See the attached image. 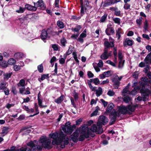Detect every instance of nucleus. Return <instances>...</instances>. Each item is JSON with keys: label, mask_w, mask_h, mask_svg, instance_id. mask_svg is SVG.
Returning <instances> with one entry per match:
<instances>
[{"label": "nucleus", "mask_w": 151, "mask_h": 151, "mask_svg": "<svg viewBox=\"0 0 151 151\" xmlns=\"http://www.w3.org/2000/svg\"><path fill=\"white\" fill-rule=\"evenodd\" d=\"M60 42L62 46H65V44L67 43L66 40L64 38H62Z\"/></svg>", "instance_id": "79ce46f5"}, {"label": "nucleus", "mask_w": 151, "mask_h": 151, "mask_svg": "<svg viewBox=\"0 0 151 151\" xmlns=\"http://www.w3.org/2000/svg\"><path fill=\"white\" fill-rule=\"evenodd\" d=\"M107 17V14H105L104 15L101 17L100 21L101 22H104L106 19Z\"/></svg>", "instance_id": "a19ab883"}, {"label": "nucleus", "mask_w": 151, "mask_h": 151, "mask_svg": "<svg viewBox=\"0 0 151 151\" xmlns=\"http://www.w3.org/2000/svg\"><path fill=\"white\" fill-rule=\"evenodd\" d=\"M133 77L135 78H137L138 76V72H134L133 74Z\"/></svg>", "instance_id": "338daca9"}, {"label": "nucleus", "mask_w": 151, "mask_h": 151, "mask_svg": "<svg viewBox=\"0 0 151 151\" xmlns=\"http://www.w3.org/2000/svg\"><path fill=\"white\" fill-rule=\"evenodd\" d=\"M8 128L7 127H5L3 128L1 134H3V136L6 135L8 132Z\"/></svg>", "instance_id": "2f4dec72"}, {"label": "nucleus", "mask_w": 151, "mask_h": 151, "mask_svg": "<svg viewBox=\"0 0 151 151\" xmlns=\"http://www.w3.org/2000/svg\"><path fill=\"white\" fill-rule=\"evenodd\" d=\"M96 108L95 110L91 114V116H96L98 114V111L100 110V109L98 106H96Z\"/></svg>", "instance_id": "c756f323"}, {"label": "nucleus", "mask_w": 151, "mask_h": 151, "mask_svg": "<svg viewBox=\"0 0 151 151\" xmlns=\"http://www.w3.org/2000/svg\"><path fill=\"white\" fill-rule=\"evenodd\" d=\"M52 31L51 29H48L46 31L43 30L41 35V37L45 42L46 39L49 38L52 35Z\"/></svg>", "instance_id": "39448f33"}, {"label": "nucleus", "mask_w": 151, "mask_h": 151, "mask_svg": "<svg viewBox=\"0 0 151 151\" xmlns=\"http://www.w3.org/2000/svg\"><path fill=\"white\" fill-rule=\"evenodd\" d=\"M106 62L107 63L115 67L116 66L115 63L110 60H108L106 61Z\"/></svg>", "instance_id": "8fccbe9b"}, {"label": "nucleus", "mask_w": 151, "mask_h": 151, "mask_svg": "<svg viewBox=\"0 0 151 151\" xmlns=\"http://www.w3.org/2000/svg\"><path fill=\"white\" fill-rule=\"evenodd\" d=\"M131 98L128 96L124 97L123 98V101L126 103H128L129 101H131Z\"/></svg>", "instance_id": "e433bc0d"}, {"label": "nucleus", "mask_w": 151, "mask_h": 151, "mask_svg": "<svg viewBox=\"0 0 151 151\" xmlns=\"http://www.w3.org/2000/svg\"><path fill=\"white\" fill-rule=\"evenodd\" d=\"M80 131L77 129L71 135V137L73 141L75 142H77L79 140V133Z\"/></svg>", "instance_id": "9b49d317"}, {"label": "nucleus", "mask_w": 151, "mask_h": 151, "mask_svg": "<svg viewBox=\"0 0 151 151\" xmlns=\"http://www.w3.org/2000/svg\"><path fill=\"white\" fill-rule=\"evenodd\" d=\"M64 96L62 95L60 97L55 100V102L58 104H61L63 100Z\"/></svg>", "instance_id": "412c9836"}, {"label": "nucleus", "mask_w": 151, "mask_h": 151, "mask_svg": "<svg viewBox=\"0 0 151 151\" xmlns=\"http://www.w3.org/2000/svg\"><path fill=\"white\" fill-rule=\"evenodd\" d=\"M65 59H64L63 58H61L59 60V62L60 64H64L65 62Z\"/></svg>", "instance_id": "774afa93"}, {"label": "nucleus", "mask_w": 151, "mask_h": 151, "mask_svg": "<svg viewBox=\"0 0 151 151\" xmlns=\"http://www.w3.org/2000/svg\"><path fill=\"white\" fill-rule=\"evenodd\" d=\"M57 24L58 26L61 29L63 28L64 27L63 23L60 21H58L57 22Z\"/></svg>", "instance_id": "473e14b6"}, {"label": "nucleus", "mask_w": 151, "mask_h": 151, "mask_svg": "<svg viewBox=\"0 0 151 151\" xmlns=\"http://www.w3.org/2000/svg\"><path fill=\"white\" fill-rule=\"evenodd\" d=\"M14 104H7L6 106V107L8 109H9L10 108H11V107H13L14 106Z\"/></svg>", "instance_id": "052dcab7"}, {"label": "nucleus", "mask_w": 151, "mask_h": 151, "mask_svg": "<svg viewBox=\"0 0 151 151\" xmlns=\"http://www.w3.org/2000/svg\"><path fill=\"white\" fill-rule=\"evenodd\" d=\"M96 95L97 96L99 97L101 95L103 92L102 89L101 87H99L97 90L96 89Z\"/></svg>", "instance_id": "b1692460"}, {"label": "nucleus", "mask_w": 151, "mask_h": 151, "mask_svg": "<svg viewBox=\"0 0 151 151\" xmlns=\"http://www.w3.org/2000/svg\"><path fill=\"white\" fill-rule=\"evenodd\" d=\"M105 32L107 35H109L111 34H114L115 33L114 29L112 27H108L106 29Z\"/></svg>", "instance_id": "ddd939ff"}, {"label": "nucleus", "mask_w": 151, "mask_h": 151, "mask_svg": "<svg viewBox=\"0 0 151 151\" xmlns=\"http://www.w3.org/2000/svg\"><path fill=\"white\" fill-rule=\"evenodd\" d=\"M12 92L14 94H16L17 93V91L15 87H13L12 89Z\"/></svg>", "instance_id": "bf43d9fd"}, {"label": "nucleus", "mask_w": 151, "mask_h": 151, "mask_svg": "<svg viewBox=\"0 0 151 151\" xmlns=\"http://www.w3.org/2000/svg\"><path fill=\"white\" fill-rule=\"evenodd\" d=\"M49 136L53 139L51 142V139L45 136L41 137L39 140V142L42 144V146L38 145V141L36 140L30 141L27 144L29 147L25 148L27 151H37L41 150L42 147L45 149H50L52 148L53 145H60L63 143V145H61L62 148L65 147V145L68 143L69 139L62 133L55 132L50 133Z\"/></svg>", "instance_id": "f257e3e1"}, {"label": "nucleus", "mask_w": 151, "mask_h": 151, "mask_svg": "<svg viewBox=\"0 0 151 151\" xmlns=\"http://www.w3.org/2000/svg\"><path fill=\"white\" fill-rule=\"evenodd\" d=\"M110 53H108V49L107 48H105L104 53L101 55L100 58L103 60H105L108 58L109 57L111 56Z\"/></svg>", "instance_id": "1a4fd4ad"}, {"label": "nucleus", "mask_w": 151, "mask_h": 151, "mask_svg": "<svg viewBox=\"0 0 151 151\" xmlns=\"http://www.w3.org/2000/svg\"><path fill=\"white\" fill-rule=\"evenodd\" d=\"M101 101L103 104L104 107H106V106H107L108 103L107 102L105 101L103 99H101Z\"/></svg>", "instance_id": "4d7b16f0"}, {"label": "nucleus", "mask_w": 151, "mask_h": 151, "mask_svg": "<svg viewBox=\"0 0 151 151\" xmlns=\"http://www.w3.org/2000/svg\"><path fill=\"white\" fill-rule=\"evenodd\" d=\"M12 75V73H6L4 75V80H8Z\"/></svg>", "instance_id": "7c9ffc66"}, {"label": "nucleus", "mask_w": 151, "mask_h": 151, "mask_svg": "<svg viewBox=\"0 0 151 151\" xmlns=\"http://www.w3.org/2000/svg\"><path fill=\"white\" fill-rule=\"evenodd\" d=\"M118 58L119 59L121 60H122V59L123 58L122 54V51L120 50H119L118 53Z\"/></svg>", "instance_id": "c03bdc74"}, {"label": "nucleus", "mask_w": 151, "mask_h": 151, "mask_svg": "<svg viewBox=\"0 0 151 151\" xmlns=\"http://www.w3.org/2000/svg\"><path fill=\"white\" fill-rule=\"evenodd\" d=\"M114 107V105L113 103L109 104L107 107L106 111L107 112H111L112 110L113 109Z\"/></svg>", "instance_id": "5701e85b"}, {"label": "nucleus", "mask_w": 151, "mask_h": 151, "mask_svg": "<svg viewBox=\"0 0 151 151\" xmlns=\"http://www.w3.org/2000/svg\"><path fill=\"white\" fill-rule=\"evenodd\" d=\"M19 87V92L21 94L23 93L25 90V81L24 79L21 80L17 84Z\"/></svg>", "instance_id": "6e6552de"}, {"label": "nucleus", "mask_w": 151, "mask_h": 151, "mask_svg": "<svg viewBox=\"0 0 151 151\" xmlns=\"http://www.w3.org/2000/svg\"><path fill=\"white\" fill-rule=\"evenodd\" d=\"M103 62L101 60H99V62L98 63L97 65L99 67H102L103 66Z\"/></svg>", "instance_id": "864d4df0"}, {"label": "nucleus", "mask_w": 151, "mask_h": 151, "mask_svg": "<svg viewBox=\"0 0 151 151\" xmlns=\"http://www.w3.org/2000/svg\"><path fill=\"white\" fill-rule=\"evenodd\" d=\"M137 106V105L132 106L128 105L127 106H121L119 107V111H114L111 112L110 115L111 120L110 122V125H112L115 122L116 119L120 115V112L123 114H131L135 109L136 107Z\"/></svg>", "instance_id": "f03ea898"}, {"label": "nucleus", "mask_w": 151, "mask_h": 151, "mask_svg": "<svg viewBox=\"0 0 151 151\" xmlns=\"http://www.w3.org/2000/svg\"><path fill=\"white\" fill-rule=\"evenodd\" d=\"M73 95V96L75 100L76 101V100L78 98V93H77L76 91L75 90L72 93Z\"/></svg>", "instance_id": "c9c22d12"}, {"label": "nucleus", "mask_w": 151, "mask_h": 151, "mask_svg": "<svg viewBox=\"0 0 151 151\" xmlns=\"http://www.w3.org/2000/svg\"><path fill=\"white\" fill-rule=\"evenodd\" d=\"M25 8L31 11H35L37 9V8L35 6H32L28 4L25 5Z\"/></svg>", "instance_id": "2eb2a0df"}, {"label": "nucleus", "mask_w": 151, "mask_h": 151, "mask_svg": "<svg viewBox=\"0 0 151 151\" xmlns=\"http://www.w3.org/2000/svg\"><path fill=\"white\" fill-rule=\"evenodd\" d=\"M144 27L145 29V30H147V29H148V24H147V20L145 21V22L144 23Z\"/></svg>", "instance_id": "e2e57ef3"}, {"label": "nucleus", "mask_w": 151, "mask_h": 151, "mask_svg": "<svg viewBox=\"0 0 151 151\" xmlns=\"http://www.w3.org/2000/svg\"><path fill=\"white\" fill-rule=\"evenodd\" d=\"M103 4V6L104 7L108 6H111L112 4H114V3L111 0H110L109 1H106L104 2Z\"/></svg>", "instance_id": "4be33fe9"}, {"label": "nucleus", "mask_w": 151, "mask_h": 151, "mask_svg": "<svg viewBox=\"0 0 151 151\" xmlns=\"http://www.w3.org/2000/svg\"><path fill=\"white\" fill-rule=\"evenodd\" d=\"M82 119H79L77 120L76 121V124L77 125H79L81 124L82 121Z\"/></svg>", "instance_id": "680f3d73"}, {"label": "nucleus", "mask_w": 151, "mask_h": 151, "mask_svg": "<svg viewBox=\"0 0 151 151\" xmlns=\"http://www.w3.org/2000/svg\"><path fill=\"white\" fill-rule=\"evenodd\" d=\"M90 81L94 83L95 85H97L99 83L100 81L98 78H95L93 79H91Z\"/></svg>", "instance_id": "c85d7f7f"}, {"label": "nucleus", "mask_w": 151, "mask_h": 151, "mask_svg": "<svg viewBox=\"0 0 151 151\" xmlns=\"http://www.w3.org/2000/svg\"><path fill=\"white\" fill-rule=\"evenodd\" d=\"M81 4V14L82 16L84 14V13L86 10V8L85 6L84 7L83 5V0H80Z\"/></svg>", "instance_id": "aec40b11"}, {"label": "nucleus", "mask_w": 151, "mask_h": 151, "mask_svg": "<svg viewBox=\"0 0 151 151\" xmlns=\"http://www.w3.org/2000/svg\"><path fill=\"white\" fill-rule=\"evenodd\" d=\"M24 56V55L22 53L17 52L14 55V58L17 59H20L22 58Z\"/></svg>", "instance_id": "6ab92c4d"}, {"label": "nucleus", "mask_w": 151, "mask_h": 151, "mask_svg": "<svg viewBox=\"0 0 151 151\" xmlns=\"http://www.w3.org/2000/svg\"><path fill=\"white\" fill-rule=\"evenodd\" d=\"M116 36L118 37V39H119L121 37V35L122 34V30L121 28H118L116 31Z\"/></svg>", "instance_id": "393cba45"}, {"label": "nucleus", "mask_w": 151, "mask_h": 151, "mask_svg": "<svg viewBox=\"0 0 151 151\" xmlns=\"http://www.w3.org/2000/svg\"><path fill=\"white\" fill-rule=\"evenodd\" d=\"M14 70L16 71H17L19 70L20 69V67L19 65H15L14 66Z\"/></svg>", "instance_id": "6e6d98bb"}, {"label": "nucleus", "mask_w": 151, "mask_h": 151, "mask_svg": "<svg viewBox=\"0 0 151 151\" xmlns=\"http://www.w3.org/2000/svg\"><path fill=\"white\" fill-rule=\"evenodd\" d=\"M108 122V119L105 116L102 115L99 117V122L97 124H94L92 127L93 132L97 134H101L103 132L102 124L104 125Z\"/></svg>", "instance_id": "7ed1b4c3"}, {"label": "nucleus", "mask_w": 151, "mask_h": 151, "mask_svg": "<svg viewBox=\"0 0 151 151\" xmlns=\"http://www.w3.org/2000/svg\"><path fill=\"white\" fill-rule=\"evenodd\" d=\"M48 74H46V75H43L41 76V80L42 81H43L46 78H48Z\"/></svg>", "instance_id": "603ef678"}, {"label": "nucleus", "mask_w": 151, "mask_h": 151, "mask_svg": "<svg viewBox=\"0 0 151 151\" xmlns=\"http://www.w3.org/2000/svg\"><path fill=\"white\" fill-rule=\"evenodd\" d=\"M25 8L21 6H19V9L16 10V12L18 13H22L24 12Z\"/></svg>", "instance_id": "bb28decb"}, {"label": "nucleus", "mask_w": 151, "mask_h": 151, "mask_svg": "<svg viewBox=\"0 0 151 151\" xmlns=\"http://www.w3.org/2000/svg\"><path fill=\"white\" fill-rule=\"evenodd\" d=\"M111 71L109 70L104 72L102 74L99 75V78L101 79H103L105 77L109 76L111 75Z\"/></svg>", "instance_id": "f8f14e48"}, {"label": "nucleus", "mask_w": 151, "mask_h": 151, "mask_svg": "<svg viewBox=\"0 0 151 151\" xmlns=\"http://www.w3.org/2000/svg\"><path fill=\"white\" fill-rule=\"evenodd\" d=\"M52 48L54 50H57L58 49V45L56 44H54L52 46Z\"/></svg>", "instance_id": "0e129e2a"}, {"label": "nucleus", "mask_w": 151, "mask_h": 151, "mask_svg": "<svg viewBox=\"0 0 151 151\" xmlns=\"http://www.w3.org/2000/svg\"><path fill=\"white\" fill-rule=\"evenodd\" d=\"M81 27L80 25H78L75 28H72V30L76 32H78L79 30L81 29Z\"/></svg>", "instance_id": "72a5a7b5"}, {"label": "nucleus", "mask_w": 151, "mask_h": 151, "mask_svg": "<svg viewBox=\"0 0 151 151\" xmlns=\"http://www.w3.org/2000/svg\"><path fill=\"white\" fill-rule=\"evenodd\" d=\"M43 5V3L42 0H39L36 4V5L38 7H41Z\"/></svg>", "instance_id": "4c0bfd02"}, {"label": "nucleus", "mask_w": 151, "mask_h": 151, "mask_svg": "<svg viewBox=\"0 0 151 151\" xmlns=\"http://www.w3.org/2000/svg\"><path fill=\"white\" fill-rule=\"evenodd\" d=\"M151 58L150 55L148 54L146 57L144 61L146 63H148L149 60Z\"/></svg>", "instance_id": "de8ad7c7"}, {"label": "nucleus", "mask_w": 151, "mask_h": 151, "mask_svg": "<svg viewBox=\"0 0 151 151\" xmlns=\"http://www.w3.org/2000/svg\"><path fill=\"white\" fill-rule=\"evenodd\" d=\"M137 93V91L134 90V89L131 92H129V94L132 95H135Z\"/></svg>", "instance_id": "13d9d810"}, {"label": "nucleus", "mask_w": 151, "mask_h": 151, "mask_svg": "<svg viewBox=\"0 0 151 151\" xmlns=\"http://www.w3.org/2000/svg\"><path fill=\"white\" fill-rule=\"evenodd\" d=\"M133 41L128 39H126L123 43L125 47L127 45L131 46L133 44Z\"/></svg>", "instance_id": "dca6fc26"}, {"label": "nucleus", "mask_w": 151, "mask_h": 151, "mask_svg": "<svg viewBox=\"0 0 151 151\" xmlns=\"http://www.w3.org/2000/svg\"><path fill=\"white\" fill-rule=\"evenodd\" d=\"M37 69L41 73L43 72V65L42 64L39 65L37 66Z\"/></svg>", "instance_id": "f704fd0d"}, {"label": "nucleus", "mask_w": 151, "mask_h": 151, "mask_svg": "<svg viewBox=\"0 0 151 151\" xmlns=\"http://www.w3.org/2000/svg\"><path fill=\"white\" fill-rule=\"evenodd\" d=\"M81 132V134L78 138L79 140L80 141H83L85 138H88L90 135L93 132L92 127L88 128V127L83 126L80 128Z\"/></svg>", "instance_id": "20e7f679"}, {"label": "nucleus", "mask_w": 151, "mask_h": 151, "mask_svg": "<svg viewBox=\"0 0 151 151\" xmlns=\"http://www.w3.org/2000/svg\"><path fill=\"white\" fill-rule=\"evenodd\" d=\"M130 86L129 84V83L128 85L124 88L122 92V95L123 96H125L127 94H129V91L128 90L129 87Z\"/></svg>", "instance_id": "4468645a"}, {"label": "nucleus", "mask_w": 151, "mask_h": 151, "mask_svg": "<svg viewBox=\"0 0 151 151\" xmlns=\"http://www.w3.org/2000/svg\"><path fill=\"white\" fill-rule=\"evenodd\" d=\"M7 83L4 81H2L0 82V90H4L6 88Z\"/></svg>", "instance_id": "a211bd4d"}, {"label": "nucleus", "mask_w": 151, "mask_h": 151, "mask_svg": "<svg viewBox=\"0 0 151 151\" xmlns=\"http://www.w3.org/2000/svg\"><path fill=\"white\" fill-rule=\"evenodd\" d=\"M113 20L115 23L118 24H120V19L118 18H113Z\"/></svg>", "instance_id": "58836bf2"}, {"label": "nucleus", "mask_w": 151, "mask_h": 151, "mask_svg": "<svg viewBox=\"0 0 151 151\" xmlns=\"http://www.w3.org/2000/svg\"><path fill=\"white\" fill-rule=\"evenodd\" d=\"M4 90V93L5 95H9V91L8 88L6 87Z\"/></svg>", "instance_id": "5fc2aeb1"}, {"label": "nucleus", "mask_w": 151, "mask_h": 151, "mask_svg": "<svg viewBox=\"0 0 151 151\" xmlns=\"http://www.w3.org/2000/svg\"><path fill=\"white\" fill-rule=\"evenodd\" d=\"M70 123L69 122H67L65 125L62 127V129L63 132L66 133L70 134L73 131V128L70 127Z\"/></svg>", "instance_id": "423d86ee"}, {"label": "nucleus", "mask_w": 151, "mask_h": 151, "mask_svg": "<svg viewBox=\"0 0 151 151\" xmlns=\"http://www.w3.org/2000/svg\"><path fill=\"white\" fill-rule=\"evenodd\" d=\"M122 78V76L119 77L117 75H116L114 78L112 79V81L114 82V86L116 88H117L120 84L119 81L121 80Z\"/></svg>", "instance_id": "9d476101"}, {"label": "nucleus", "mask_w": 151, "mask_h": 151, "mask_svg": "<svg viewBox=\"0 0 151 151\" xmlns=\"http://www.w3.org/2000/svg\"><path fill=\"white\" fill-rule=\"evenodd\" d=\"M104 45L105 46V48H108L109 47H112L114 46V42L112 41H110V42L108 41H106L104 43Z\"/></svg>", "instance_id": "f3484780"}, {"label": "nucleus", "mask_w": 151, "mask_h": 151, "mask_svg": "<svg viewBox=\"0 0 151 151\" xmlns=\"http://www.w3.org/2000/svg\"><path fill=\"white\" fill-rule=\"evenodd\" d=\"M145 87L146 88V89L143 90L142 88L140 91L141 93H143V96L147 97L151 93V86L149 84H146Z\"/></svg>", "instance_id": "0eeeda50"}, {"label": "nucleus", "mask_w": 151, "mask_h": 151, "mask_svg": "<svg viewBox=\"0 0 151 151\" xmlns=\"http://www.w3.org/2000/svg\"><path fill=\"white\" fill-rule=\"evenodd\" d=\"M124 60L123 61V60H121L120 61L118 66L119 68H121L123 66L124 64Z\"/></svg>", "instance_id": "3c124183"}, {"label": "nucleus", "mask_w": 151, "mask_h": 151, "mask_svg": "<svg viewBox=\"0 0 151 151\" xmlns=\"http://www.w3.org/2000/svg\"><path fill=\"white\" fill-rule=\"evenodd\" d=\"M70 100L71 102V104L73 106V107L76 108V106L75 104V100L73 98L71 97L70 98Z\"/></svg>", "instance_id": "37998d69"}, {"label": "nucleus", "mask_w": 151, "mask_h": 151, "mask_svg": "<svg viewBox=\"0 0 151 151\" xmlns=\"http://www.w3.org/2000/svg\"><path fill=\"white\" fill-rule=\"evenodd\" d=\"M16 61L13 58H10L8 61V64L10 65H13L16 63Z\"/></svg>", "instance_id": "a878e982"}, {"label": "nucleus", "mask_w": 151, "mask_h": 151, "mask_svg": "<svg viewBox=\"0 0 151 151\" xmlns=\"http://www.w3.org/2000/svg\"><path fill=\"white\" fill-rule=\"evenodd\" d=\"M107 94L110 96H114L115 94V93L114 91L111 90H109L108 93Z\"/></svg>", "instance_id": "49530a36"}, {"label": "nucleus", "mask_w": 151, "mask_h": 151, "mask_svg": "<svg viewBox=\"0 0 151 151\" xmlns=\"http://www.w3.org/2000/svg\"><path fill=\"white\" fill-rule=\"evenodd\" d=\"M88 83L89 86L91 91H96V87H93L92 86L90 81L88 80Z\"/></svg>", "instance_id": "cd10ccee"}, {"label": "nucleus", "mask_w": 151, "mask_h": 151, "mask_svg": "<svg viewBox=\"0 0 151 151\" xmlns=\"http://www.w3.org/2000/svg\"><path fill=\"white\" fill-rule=\"evenodd\" d=\"M130 5L128 4H125L124 6V8L125 10H127L130 9Z\"/></svg>", "instance_id": "ea45409f"}, {"label": "nucleus", "mask_w": 151, "mask_h": 151, "mask_svg": "<svg viewBox=\"0 0 151 151\" xmlns=\"http://www.w3.org/2000/svg\"><path fill=\"white\" fill-rule=\"evenodd\" d=\"M114 14L117 16H120V11L117 8L115 9L114 10Z\"/></svg>", "instance_id": "a18cd8bd"}, {"label": "nucleus", "mask_w": 151, "mask_h": 151, "mask_svg": "<svg viewBox=\"0 0 151 151\" xmlns=\"http://www.w3.org/2000/svg\"><path fill=\"white\" fill-rule=\"evenodd\" d=\"M27 40L29 41H30L31 40V39L33 37V35L31 33H29L27 34Z\"/></svg>", "instance_id": "09e8293b"}, {"label": "nucleus", "mask_w": 151, "mask_h": 151, "mask_svg": "<svg viewBox=\"0 0 151 151\" xmlns=\"http://www.w3.org/2000/svg\"><path fill=\"white\" fill-rule=\"evenodd\" d=\"M88 76L89 78H92L93 76V74L91 72L89 71L88 72Z\"/></svg>", "instance_id": "69168bd1"}]
</instances>
